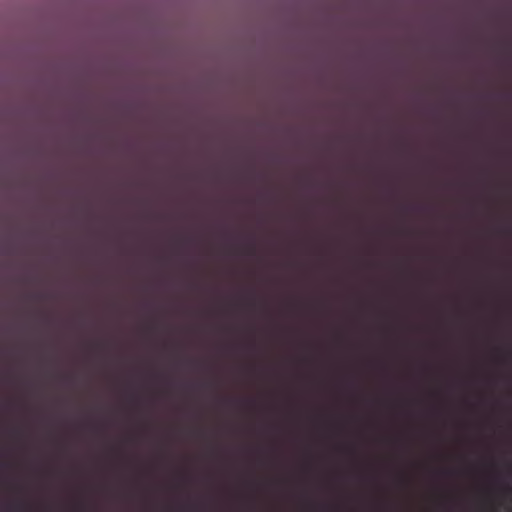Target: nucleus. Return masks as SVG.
Listing matches in <instances>:
<instances>
[{"mask_svg":"<svg viewBox=\"0 0 512 512\" xmlns=\"http://www.w3.org/2000/svg\"><path fill=\"white\" fill-rule=\"evenodd\" d=\"M247 254L254 255L255 254V247L254 246L248 247Z\"/></svg>","mask_w":512,"mask_h":512,"instance_id":"obj_1","label":"nucleus"}]
</instances>
